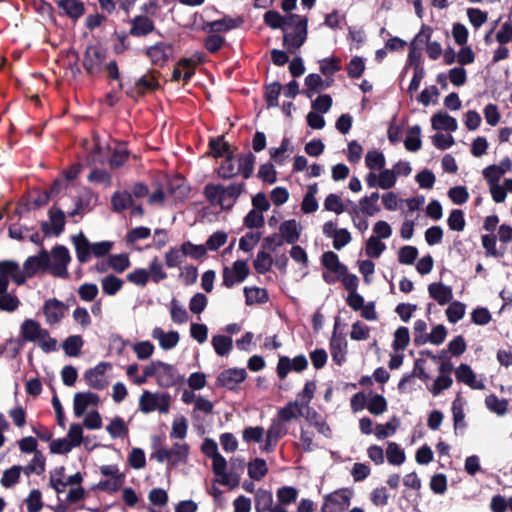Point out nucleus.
<instances>
[{"instance_id":"obj_4","label":"nucleus","mask_w":512,"mask_h":512,"mask_svg":"<svg viewBox=\"0 0 512 512\" xmlns=\"http://www.w3.org/2000/svg\"><path fill=\"white\" fill-rule=\"evenodd\" d=\"M105 59L106 52L99 45L87 46L82 61L85 72L90 76L99 74L103 70Z\"/></svg>"},{"instance_id":"obj_28","label":"nucleus","mask_w":512,"mask_h":512,"mask_svg":"<svg viewBox=\"0 0 512 512\" xmlns=\"http://www.w3.org/2000/svg\"><path fill=\"white\" fill-rule=\"evenodd\" d=\"M134 204L132 194L127 191H116L113 193L111 197V206L114 212L121 213L129 208H131Z\"/></svg>"},{"instance_id":"obj_11","label":"nucleus","mask_w":512,"mask_h":512,"mask_svg":"<svg viewBox=\"0 0 512 512\" xmlns=\"http://www.w3.org/2000/svg\"><path fill=\"white\" fill-rule=\"evenodd\" d=\"M109 368H111L109 362H100L95 367L86 370L84 380L87 385L95 390L105 389L108 385V381L105 379V373Z\"/></svg>"},{"instance_id":"obj_9","label":"nucleus","mask_w":512,"mask_h":512,"mask_svg":"<svg viewBox=\"0 0 512 512\" xmlns=\"http://www.w3.org/2000/svg\"><path fill=\"white\" fill-rule=\"evenodd\" d=\"M249 267L244 260H236L232 268L224 267L222 272L223 285L227 288L233 287L236 283L243 282L249 275Z\"/></svg>"},{"instance_id":"obj_7","label":"nucleus","mask_w":512,"mask_h":512,"mask_svg":"<svg viewBox=\"0 0 512 512\" xmlns=\"http://www.w3.org/2000/svg\"><path fill=\"white\" fill-rule=\"evenodd\" d=\"M308 34V18L303 17L295 23L293 32L285 33L283 36V45L290 53H295L306 41Z\"/></svg>"},{"instance_id":"obj_20","label":"nucleus","mask_w":512,"mask_h":512,"mask_svg":"<svg viewBox=\"0 0 512 512\" xmlns=\"http://www.w3.org/2000/svg\"><path fill=\"white\" fill-rule=\"evenodd\" d=\"M429 296L439 305L443 306L450 303L453 299L452 288L442 283H431L428 285Z\"/></svg>"},{"instance_id":"obj_12","label":"nucleus","mask_w":512,"mask_h":512,"mask_svg":"<svg viewBox=\"0 0 512 512\" xmlns=\"http://www.w3.org/2000/svg\"><path fill=\"white\" fill-rule=\"evenodd\" d=\"M246 378L247 373L244 368H229L223 370L218 375L216 385L228 390H235L240 383L246 380Z\"/></svg>"},{"instance_id":"obj_15","label":"nucleus","mask_w":512,"mask_h":512,"mask_svg":"<svg viewBox=\"0 0 512 512\" xmlns=\"http://www.w3.org/2000/svg\"><path fill=\"white\" fill-rule=\"evenodd\" d=\"M212 459V470L217 476H221L220 480H217L221 485L229 486L231 489L235 488L239 484L238 476L232 477L226 473L227 461L221 455L218 454Z\"/></svg>"},{"instance_id":"obj_8","label":"nucleus","mask_w":512,"mask_h":512,"mask_svg":"<svg viewBox=\"0 0 512 512\" xmlns=\"http://www.w3.org/2000/svg\"><path fill=\"white\" fill-rule=\"evenodd\" d=\"M38 271L50 272V255L45 249L40 250L37 255L28 257L23 264L26 279L34 277Z\"/></svg>"},{"instance_id":"obj_17","label":"nucleus","mask_w":512,"mask_h":512,"mask_svg":"<svg viewBox=\"0 0 512 512\" xmlns=\"http://www.w3.org/2000/svg\"><path fill=\"white\" fill-rule=\"evenodd\" d=\"M72 243L75 248L77 260L82 264L89 262L92 257V243L89 242L83 232L72 236Z\"/></svg>"},{"instance_id":"obj_62","label":"nucleus","mask_w":512,"mask_h":512,"mask_svg":"<svg viewBox=\"0 0 512 512\" xmlns=\"http://www.w3.org/2000/svg\"><path fill=\"white\" fill-rule=\"evenodd\" d=\"M148 273L154 283H159L168 277L167 273L163 270V264L160 262L158 257H154L151 260Z\"/></svg>"},{"instance_id":"obj_18","label":"nucleus","mask_w":512,"mask_h":512,"mask_svg":"<svg viewBox=\"0 0 512 512\" xmlns=\"http://www.w3.org/2000/svg\"><path fill=\"white\" fill-rule=\"evenodd\" d=\"M130 23L131 28L129 30V35L134 37L147 36L156 29L153 20L146 15H137L130 21Z\"/></svg>"},{"instance_id":"obj_35","label":"nucleus","mask_w":512,"mask_h":512,"mask_svg":"<svg viewBox=\"0 0 512 512\" xmlns=\"http://www.w3.org/2000/svg\"><path fill=\"white\" fill-rule=\"evenodd\" d=\"M421 127L414 125L408 129L406 139L404 141L405 148L410 152H416L421 149Z\"/></svg>"},{"instance_id":"obj_43","label":"nucleus","mask_w":512,"mask_h":512,"mask_svg":"<svg viewBox=\"0 0 512 512\" xmlns=\"http://www.w3.org/2000/svg\"><path fill=\"white\" fill-rule=\"evenodd\" d=\"M508 404L507 399H499L495 394H490L485 398L486 407L499 416H503L507 412Z\"/></svg>"},{"instance_id":"obj_41","label":"nucleus","mask_w":512,"mask_h":512,"mask_svg":"<svg viewBox=\"0 0 512 512\" xmlns=\"http://www.w3.org/2000/svg\"><path fill=\"white\" fill-rule=\"evenodd\" d=\"M304 83L306 89L303 91V94L308 98H312L314 93L322 90L324 80L319 74L311 73L305 77Z\"/></svg>"},{"instance_id":"obj_61","label":"nucleus","mask_w":512,"mask_h":512,"mask_svg":"<svg viewBox=\"0 0 512 512\" xmlns=\"http://www.w3.org/2000/svg\"><path fill=\"white\" fill-rule=\"evenodd\" d=\"M399 427V419L393 416L386 424H378L376 426L375 435L378 439H384L395 433Z\"/></svg>"},{"instance_id":"obj_1","label":"nucleus","mask_w":512,"mask_h":512,"mask_svg":"<svg viewBox=\"0 0 512 512\" xmlns=\"http://www.w3.org/2000/svg\"><path fill=\"white\" fill-rule=\"evenodd\" d=\"M245 190V182L231 183L228 186L208 183L203 194L211 205H219L223 211H230Z\"/></svg>"},{"instance_id":"obj_30","label":"nucleus","mask_w":512,"mask_h":512,"mask_svg":"<svg viewBox=\"0 0 512 512\" xmlns=\"http://www.w3.org/2000/svg\"><path fill=\"white\" fill-rule=\"evenodd\" d=\"M40 323L34 319H25L20 326L19 337L23 342H36L38 332L40 331Z\"/></svg>"},{"instance_id":"obj_14","label":"nucleus","mask_w":512,"mask_h":512,"mask_svg":"<svg viewBox=\"0 0 512 512\" xmlns=\"http://www.w3.org/2000/svg\"><path fill=\"white\" fill-rule=\"evenodd\" d=\"M174 52L173 45L165 42H157L146 49V56L153 65L163 67Z\"/></svg>"},{"instance_id":"obj_16","label":"nucleus","mask_w":512,"mask_h":512,"mask_svg":"<svg viewBox=\"0 0 512 512\" xmlns=\"http://www.w3.org/2000/svg\"><path fill=\"white\" fill-rule=\"evenodd\" d=\"M0 275L6 277L21 286L26 283V275L20 269L19 264L13 260H3L0 262Z\"/></svg>"},{"instance_id":"obj_63","label":"nucleus","mask_w":512,"mask_h":512,"mask_svg":"<svg viewBox=\"0 0 512 512\" xmlns=\"http://www.w3.org/2000/svg\"><path fill=\"white\" fill-rule=\"evenodd\" d=\"M385 249L386 245L375 236H371L366 242L365 252L371 258H379Z\"/></svg>"},{"instance_id":"obj_37","label":"nucleus","mask_w":512,"mask_h":512,"mask_svg":"<svg viewBox=\"0 0 512 512\" xmlns=\"http://www.w3.org/2000/svg\"><path fill=\"white\" fill-rule=\"evenodd\" d=\"M267 463L262 458H255L248 464V475L251 479L259 481L268 473Z\"/></svg>"},{"instance_id":"obj_54","label":"nucleus","mask_w":512,"mask_h":512,"mask_svg":"<svg viewBox=\"0 0 512 512\" xmlns=\"http://www.w3.org/2000/svg\"><path fill=\"white\" fill-rule=\"evenodd\" d=\"M123 281L113 274L102 279V290L109 296L115 295L122 289Z\"/></svg>"},{"instance_id":"obj_21","label":"nucleus","mask_w":512,"mask_h":512,"mask_svg":"<svg viewBox=\"0 0 512 512\" xmlns=\"http://www.w3.org/2000/svg\"><path fill=\"white\" fill-rule=\"evenodd\" d=\"M208 148L209 150L206 155L213 158L225 157L232 153L231 145L225 141V136L223 134L217 137H211L208 142Z\"/></svg>"},{"instance_id":"obj_32","label":"nucleus","mask_w":512,"mask_h":512,"mask_svg":"<svg viewBox=\"0 0 512 512\" xmlns=\"http://www.w3.org/2000/svg\"><path fill=\"white\" fill-rule=\"evenodd\" d=\"M84 345V340L80 335H70L62 343L65 354L69 357H78Z\"/></svg>"},{"instance_id":"obj_5","label":"nucleus","mask_w":512,"mask_h":512,"mask_svg":"<svg viewBox=\"0 0 512 512\" xmlns=\"http://www.w3.org/2000/svg\"><path fill=\"white\" fill-rule=\"evenodd\" d=\"M71 261V256L67 247L56 245L51 250L50 273L59 278H68L67 266Z\"/></svg>"},{"instance_id":"obj_58","label":"nucleus","mask_w":512,"mask_h":512,"mask_svg":"<svg viewBox=\"0 0 512 512\" xmlns=\"http://www.w3.org/2000/svg\"><path fill=\"white\" fill-rule=\"evenodd\" d=\"M466 306L460 301L450 302V305L446 309V315L450 323H457L465 315Z\"/></svg>"},{"instance_id":"obj_38","label":"nucleus","mask_w":512,"mask_h":512,"mask_svg":"<svg viewBox=\"0 0 512 512\" xmlns=\"http://www.w3.org/2000/svg\"><path fill=\"white\" fill-rule=\"evenodd\" d=\"M273 503L272 492L265 489H258L255 494L256 512H267L271 509Z\"/></svg>"},{"instance_id":"obj_57","label":"nucleus","mask_w":512,"mask_h":512,"mask_svg":"<svg viewBox=\"0 0 512 512\" xmlns=\"http://www.w3.org/2000/svg\"><path fill=\"white\" fill-rule=\"evenodd\" d=\"M49 218L52 225V231L56 236H59L65 227V213L61 209H57L56 211L51 208L49 210Z\"/></svg>"},{"instance_id":"obj_50","label":"nucleus","mask_w":512,"mask_h":512,"mask_svg":"<svg viewBox=\"0 0 512 512\" xmlns=\"http://www.w3.org/2000/svg\"><path fill=\"white\" fill-rule=\"evenodd\" d=\"M158 396L148 390H144L139 398V410L145 414L157 409Z\"/></svg>"},{"instance_id":"obj_55","label":"nucleus","mask_w":512,"mask_h":512,"mask_svg":"<svg viewBox=\"0 0 512 512\" xmlns=\"http://www.w3.org/2000/svg\"><path fill=\"white\" fill-rule=\"evenodd\" d=\"M108 265L115 272L122 273L130 267L131 262L127 254H114L109 256Z\"/></svg>"},{"instance_id":"obj_2","label":"nucleus","mask_w":512,"mask_h":512,"mask_svg":"<svg viewBox=\"0 0 512 512\" xmlns=\"http://www.w3.org/2000/svg\"><path fill=\"white\" fill-rule=\"evenodd\" d=\"M158 75H160L159 71L149 70L146 74L142 75L133 86L125 90L126 96L137 102L146 94L161 89V84L157 78Z\"/></svg>"},{"instance_id":"obj_3","label":"nucleus","mask_w":512,"mask_h":512,"mask_svg":"<svg viewBox=\"0 0 512 512\" xmlns=\"http://www.w3.org/2000/svg\"><path fill=\"white\" fill-rule=\"evenodd\" d=\"M353 492L348 488L338 489L324 496L322 512H344L349 506Z\"/></svg>"},{"instance_id":"obj_29","label":"nucleus","mask_w":512,"mask_h":512,"mask_svg":"<svg viewBox=\"0 0 512 512\" xmlns=\"http://www.w3.org/2000/svg\"><path fill=\"white\" fill-rule=\"evenodd\" d=\"M245 303L247 306L265 304L269 301V294L265 288L257 286L244 288Z\"/></svg>"},{"instance_id":"obj_49","label":"nucleus","mask_w":512,"mask_h":512,"mask_svg":"<svg viewBox=\"0 0 512 512\" xmlns=\"http://www.w3.org/2000/svg\"><path fill=\"white\" fill-rule=\"evenodd\" d=\"M124 482L125 476H116L115 478L101 480L92 489L115 493L123 486Z\"/></svg>"},{"instance_id":"obj_52","label":"nucleus","mask_w":512,"mask_h":512,"mask_svg":"<svg viewBox=\"0 0 512 512\" xmlns=\"http://www.w3.org/2000/svg\"><path fill=\"white\" fill-rule=\"evenodd\" d=\"M386 160L382 152L377 150L368 151L365 156V165L370 170H382L385 167Z\"/></svg>"},{"instance_id":"obj_42","label":"nucleus","mask_w":512,"mask_h":512,"mask_svg":"<svg viewBox=\"0 0 512 512\" xmlns=\"http://www.w3.org/2000/svg\"><path fill=\"white\" fill-rule=\"evenodd\" d=\"M233 152L225 156L224 160L220 164L217 169V175L224 180H228L233 178L238 174V171L235 168Z\"/></svg>"},{"instance_id":"obj_53","label":"nucleus","mask_w":512,"mask_h":512,"mask_svg":"<svg viewBox=\"0 0 512 512\" xmlns=\"http://www.w3.org/2000/svg\"><path fill=\"white\" fill-rule=\"evenodd\" d=\"M387 460L391 465H401L405 459V453L400 446L395 442L388 443L386 449Z\"/></svg>"},{"instance_id":"obj_44","label":"nucleus","mask_w":512,"mask_h":512,"mask_svg":"<svg viewBox=\"0 0 512 512\" xmlns=\"http://www.w3.org/2000/svg\"><path fill=\"white\" fill-rule=\"evenodd\" d=\"M184 257H190L195 260H202L207 254L205 245H196L191 241H185L181 244Z\"/></svg>"},{"instance_id":"obj_22","label":"nucleus","mask_w":512,"mask_h":512,"mask_svg":"<svg viewBox=\"0 0 512 512\" xmlns=\"http://www.w3.org/2000/svg\"><path fill=\"white\" fill-rule=\"evenodd\" d=\"M57 5L67 17L74 21L85 13V5L81 0H58Z\"/></svg>"},{"instance_id":"obj_59","label":"nucleus","mask_w":512,"mask_h":512,"mask_svg":"<svg viewBox=\"0 0 512 512\" xmlns=\"http://www.w3.org/2000/svg\"><path fill=\"white\" fill-rule=\"evenodd\" d=\"M22 471V466L14 465L11 468L4 471L2 478L0 480L1 485L3 487L9 488L20 480V473Z\"/></svg>"},{"instance_id":"obj_46","label":"nucleus","mask_w":512,"mask_h":512,"mask_svg":"<svg viewBox=\"0 0 512 512\" xmlns=\"http://www.w3.org/2000/svg\"><path fill=\"white\" fill-rule=\"evenodd\" d=\"M273 259L271 255L261 250L257 253L256 259L253 261V266L258 274H265L271 270Z\"/></svg>"},{"instance_id":"obj_40","label":"nucleus","mask_w":512,"mask_h":512,"mask_svg":"<svg viewBox=\"0 0 512 512\" xmlns=\"http://www.w3.org/2000/svg\"><path fill=\"white\" fill-rule=\"evenodd\" d=\"M46 467L45 457L43 456L41 451H36L34 457L29 462L28 465L22 467V471L29 476L32 473L37 475H41L44 473Z\"/></svg>"},{"instance_id":"obj_47","label":"nucleus","mask_w":512,"mask_h":512,"mask_svg":"<svg viewBox=\"0 0 512 512\" xmlns=\"http://www.w3.org/2000/svg\"><path fill=\"white\" fill-rule=\"evenodd\" d=\"M379 193L373 192L370 196H365L360 200L361 211L367 216H373L380 211L377 202L379 200Z\"/></svg>"},{"instance_id":"obj_36","label":"nucleus","mask_w":512,"mask_h":512,"mask_svg":"<svg viewBox=\"0 0 512 512\" xmlns=\"http://www.w3.org/2000/svg\"><path fill=\"white\" fill-rule=\"evenodd\" d=\"M282 91V85L278 81H274L265 86L264 99L267 108H274L279 105V95Z\"/></svg>"},{"instance_id":"obj_6","label":"nucleus","mask_w":512,"mask_h":512,"mask_svg":"<svg viewBox=\"0 0 512 512\" xmlns=\"http://www.w3.org/2000/svg\"><path fill=\"white\" fill-rule=\"evenodd\" d=\"M152 366L155 367L153 377L156 378L157 384L162 388H170L177 385L181 381V377L178 374L177 369L168 363L160 360L152 361Z\"/></svg>"},{"instance_id":"obj_48","label":"nucleus","mask_w":512,"mask_h":512,"mask_svg":"<svg viewBox=\"0 0 512 512\" xmlns=\"http://www.w3.org/2000/svg\"><path fill=\"white\" fill-rule=\"evenodd\" d=\"M212 346L219 356H225L231 351L233 341L230 336L216 335L212 338Z\"/></svg>"},{"instance_id":"obj_33","label":"nucleus","mask_w":512,"mask_h":512,"mask_svg":"<svg viewBox=\"0 0 512 512\" xmlns=\"http://www.w3.org/2000/svg\"><path fill=\"white\" fill-rule=\"evenodd\" d=\"M256 157L253 153L241 154L238 158V174L244 179H249L254 171Z\"/></svg>"},{"instance_id":"obj_24","label":"nucleus","mask_w":512,"mask_h":512,"mask_svg":"<svg viewBox=\"0 0 512 512\" xmlns=\"http://www.w3.org/2000/svg\"><path fill=\"white\" fill-rule=\"evenodd\" d=\"M152 337L159 341V345L164 350L174 348L179 342V333L177 331L164 332L160 327H156L152 331Z\"/></svg>"},{"instance_id":"obj_60","label":"nucleus","mask_w":512,"mask_h":512,"mask_svg":"<svg viewBox=\"0 0 512 512\" xmlns=\"http://www.w3.org/2000/svg\"><path fill=\"white\" fill-rule=\"evenodd\" d=\"M365 71V62L362 57L354 56L347 64V75L351 79H358Z\"/></svg>"},{"instance_id":"obj_23","label":"nucleus","mask_w":512,"mask_h":512,"mask_svg":"<svg viewBox=\"0 0 512 512\" xmlns=\"http://www.w3.org/2000/svg\"><path fill=\"white\" fill-rule=\"evenodd\" d=\"M447 336V329L444 325L439 324L435 326L431 333L428 335H416L414 337V344L416 346L424 345L427 342H430L434 345H440L444 342Z\"/></svg>"},{"instance_id":"obj_45","label":"nucleus","mask_w":512,"mask_h":512,"mask_svg":"<svg viewBox=\"0 0 512 512\" xmlns=\"http://www.w3.org/2000/svg\"><path fill=\"white\" fill-rule=\"evenodd\" d=\"M107 432L112 438H124L128 436L129 430L124 420L116 416L114 417L109 425L106 427Z\"/></svg>"},{"instance_id":"obj_56","label":"nucleus","mask_w":512,"mask_h":512,"mask_svg":"<svg viewBox=\"0 0 512 512\" xmlns=\"http://www.w3.org/2000/svg\"><path fill=\"white\" fill-rule=\"evenodd\" d=\"M410 342V334L407 327L401 326L394 333V341L392 347L395 351L406 349Z\"/></svg>"},{"instance_id":"obj_39","label":"nucleus","mask_w":512,"mask_h":512,"mask_svg":"<svg viewBox=\"0 0 512 512\" xmlns=\"http://www.w3.org/2000/svg\"><path fill=\"white\" fill-rule=\"evenodd\" d=\"M167 192L176 199H184L188 195V188L183 183V178L167 179Z\"/></svg>"},{"instance_id":"obj_64","label":"nucleus","mask_w":512,"mask_h":512,"mask_svg":"<svg viewBox=\"0 0 512 512\" xmlns=\"http://www.w3.org/2000/svg\"><path fill=\"white\" fill-rule=\"evenodd\" d=\"M418 256V249L415 246L406 245L398 251V261L404 265H412Z\"/></svg>"},{"instance_id":"obj_10","label":"nucleus","mask_w":512,"mask_h":512,"mask_svg":"<svg viewBox=\"0 0 512 512\" xmlns=\"http://www.w3.org/2000/svg\"><path fill=\"white\" fill-rule=\"evenodd\" d=\"M67 310L68 305L56 298L46 300L42 307L46 323L51 326L60 323Z\"/></svg>"},{"instance_id":"obj_31","label":"nucleus","mask_w":512,"mask_h":512,"mask_svg":"<svg viewBox=\"0 0 512 512\" xmlns=\"http://www.w3.org/2000/svg\"><path fill=\"white\" fill-rule=\"evenodd\" d=\"M347 341L343 337L332 336L330 340V350L333 361L337 365H342L346 360Z\"/></svg>"},{"instance_id":"obj_19","label":"nucleus","mask_w":512,"mask_h":512,"mask_svg":"<svg viewBox=\"0 0 512 512\" xmlns=\"http://www.w3.org/2000/svg\"><path fill=\"white\" fill-rule=\"evenodd\" d=\"M455 376L458 382L468 385L472 389L483 390L485 384L476 380V375L468 364L462 363L455 370Z\"/></svg>"},{"instance_id":"obj_51","label":"nucleus","mask_w":512,"mask_h":512,"mask_svg":"<svg viewBox=\"0 0 512 512\" xmlns=\"http://www.w3.org/2000/svg\"><path fill=\"white\" fill-rule=\"evenodd\" d=\"M387 407V400L381 394H373L367 402V410L373 415L383 414Z\"/></svg>"},{"instance_id":"obj_26","label":"nucleus","mask_w":512,"mask_h":512,"mask_svg":"<svg viewBox=\"0 0 512 512\" xmlns=\"http://www.w3.org/2000/svg\"><path fill=\"white\" fill-rule=\"evenodd\" d=\"M280 236L288 244L296 243L300 238V230L295 219L282 222L279 226Z\"/></svg>"},{"instance_id":"obj_13","label":"nucleus","mask_w":512,"mask_h":512,"mask_svg":"<svg viewBox=\"0 0 512 512\" xmlns=\"http://www.w3.org/2000/svg\"><path fill=\"white\" fill-rule=\"evenodd\" d=\"M244 23V20L242 17L238 16L236 18H232L228 15H225L223 18L211 21V22H205L203 24L202 29L208 33H214L219 34L223 32H228L230 30L239 28Z\"/></svg>"},{"instance_id":"obj_34","label":"nucleus","mask_w":512,"mask_h":512,"mask_svg":"<svg viewBox=\"0 0 512 512\" xmlns=\"http://www.w3.org/2000/svg\"><path fill=\"white\" fill-rule=\"evenodd\" d=\"M278 419L281 422H289L302 415V408L298 401H290L278 410Z\"/></svg>"},{"instance_id":"obj_25","label":"nucleus","mask_w":512,"mask_h":512,"mask_svg":"<svg viewBox=\"0 0 512 512\" xmlns=\"http://www.w3.org/2000/svg\"><path fill=\"white\" fill-rule=\"evenodd\" d=\"M434 130H445L454 132L458 128L457 120L445 111L434 114L431 118Z\"/></svg>"},{"instance_id":"obj_27","label":"nucleus","mask_w":512,"mask_h":512,"mask_svg":"<svg viewBox=\"0 0 512 512\" xmlns=\"http://www.w3.org/2000/svg\"><path fill=\"white\" fill-rule=\"evenodd\" d=\"M321 262L327 270L338 276L347 273V266L339 261L338 255L333 251L324 252L321 257Z\"/></svg>"}]
</instances>
